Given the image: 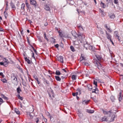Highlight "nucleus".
Masks as SVG:
<instances>
[{
    "mask_svg": "<svg viewBox=\"0 0 123 123\" xmlns=\"http://www.w3.org/2000/svg\"><path fill=\"white\" fill-rule=\"evenodd\" d=\"M95 56L97 58L96 61L94 59V61L93 62L95 66L97 67L98 68L100 69L101 68L102 66L99 61L101 60L102 59L101 56L100 55H95Z\"/></svg>",
    "mask_w": 123,
    "mask_h": 123,
    "instance_id": "obj_1",
    "label": "nucleus"
},
{
    "mask_svg": "<svg viewBox=\"0 0 123 123\" xmlns=\"http://www.w3.org/2000/svg\"><path fill=\"white\" fill-rule=\"evenodd\" d=\"M78 41L79 40L80 43H82V39L85 38V36L83 34L78 32Z\"/></svg>",
    "mask_w": 123,
    "mask_h": 123,
    "instance_id": "obj_2",
    "label": "nucleus"
},
{
    "mask_svg": "<svg viewBox=\"0 0 123 123\" xmlns=\"http://www.w3.org/2000/svg\"><path fill=\"white\" fill-rule=\"evenodd\" d=\"M17 77L18 76L15 75L14 74H13V76L11 77V78L12 83L15 84L16 83H17Z\"/></svg>",
    "mask_w": 123,
    "mask_h": 123,
    "instance_id": "obj_3",
    "label": "nucleus"
},
{
    "mask_svg": "<svg viewBox=\"0 0 123 123\" xmlns=\"http://www.w3.org/2000/svg\"><path fill=\"white\" fill-rule=\"evenodd\" d=\"M103 113L105 114H107V116L111 117L113 114L111 111H106L103 110Z\"/></svg>",
    "mask_w": 123,
    "mask_h": 123,
    "instance_id": "obj_4",
    "label": "nucleus"
},
{
    "mask_svg": "<svg viewBox=\"0 0 123 123\" xmlns=\"http://www.w3.org/2000/svg\"><path fill=\"white\" fill-rule=\"evenodd\" d=\"M63 58L62 56H60L57 58L58 60L62 63H64Z\"/></svg>",
    "mask_w": 123,
    "mask_h": 123,
    "instance_id": "obj_5",
    "label": "nucleus"
},
{
    "mask_svg": "<svg viewBox=\"0 0 123 123\" xmlns=\"http://www.w3.org/2000/svg\"><path fill=\"white\" fill-rule=\"evenodd\" d=\"M43 83L46 84L47 86H49V81L46 80L45 78H44L43 79Z\"/></svg>",
    "mask_w": 123,
    "mask_h": 123,
    "instance_id": "obj_6",
    "label": "nucleus"
},
{
    "mask_svg": "<svg viewBox=\"0 0 123 123\" xmlns=\"http://www.w3.org/2000/svg\"><path fill=\"white\" fill-rule=\"evenodd\" d=\"M31 4L36 6V2L35 0H30Z\"/></svg>",
    "mask_w": 123,
    "mask_h": 123,
    "instance_id": "obj_7",
    "label": "nucleus"
},
{
    "mask_svg": "<svg viewBox=\"0 0 123 123\" xmlns=\"http://www.w3.org/2000/svg\"><path fill=\"white\" fill-rule=\"evenodd\" d=\"M3 61V62L5 64V67H7V66L8 64V63L9 61L8 60L6 59V58H4Z\"/></svg>",
    "mask_w": 123,
    "mask_h": 123,
    "instance_id": "obj_8",
    "label": "nucleus"
},
{
    "mask_svg": "<svg viewBox=\"0 0 123 123\" xmlns=\"http://www.w3.org/2000/svg\"><path fill=\"white\" fill-rule=\"evenodd\" d=\"M95 87V89L92 90V92L95 93L96 94H97L98 92V89L96 87Z\"/></svg>",
    "mask_w": 123,
    "mask_h": 123,
    "instance_id": "obj_9",
    "label": "nucleus"
},
{
    "mask_svg": "<svg viewBox=\"0 0 123 123\" xmlns=\"http://www.w3.org/2000/svg\"><path fill=\"white\" fill-rule=\"evenodd\" d=\"M105 32L106 35V37L108 39H110L111 38V36L110 34L108 33L106 31H105Z\"/></svg>",
    "mask_w": 123,
    "mask_h": 123,
    "instance_id": "obj_10",
    "label": "nucleus"
},
{
    "mask_svg": "<svg viewBox=\"0 0 123 123\" xmlns=\"http://www.w3.org/2000/svg\"><path fill=\"white\" fill-rule=\"evenodd\" d=\"M86 111L88 113L92 114L94 112V110L86 109Z\"/></svg>",
    "mask_w": 123,
    "mask_h": 123,
    "instance_id": "obj_11",
    "label": "nucleus"
},
{
    "mask_svg": "<svg viewBox=\"0 0 123 123\" xmlns=\"http://www.w3.org/2000/svg\"><path fill=\"white\" fill-rule=\"evenodd\" d=\"M80 60L81 61H84V62L86 60V58L84 55L83 56L82 55H81V57H80Z\"/></svg>",
    "mask_w": 123,
    "mask_h": 123,
    "instance_id": "obj_12",
    "label": "nucleus"
},
{
    "mask_svg": "<svg viewBox=\"0 0 123 123\" xmlns=\"http://www.w3.org/2000/svg\"><path fill=\"white\" fill-rule=\"evenodd\" d=\"M72 35L75 38H77L78 37V34L75 31H73L72 32Z\"/></svg>",
    "mask_w": 123,
    "mask_h": 123,
    "instance_id": "obj_13",
    "label": "nucleus"
},
{
    "mask_svg": "<svg viewBox=\"0 0 123 123\" xmlns=\"http://www.w3.org/2000/svg\"><path fill=\"white\" fill-rule=\"evenodd\" d=\"M119 101H120L122 99V92L120 91L119 93Z\"/></svg>",
    "mask_w": 123,
    "mask_h": 123,
    "instance_id": "obj_14",
    "label": "nucleus"
},
{
    "mask_svg": "<svg viewBox=\"0 0 123 123\" xmlns=\"http://www.w3.org/2000/svg\"><path fill=\"white\" fill-rule=\"evenodd\" d=\"M115 118V115H113L111 116V118L110 119L109 121L110 122H112L113 121H114V118Z\"/></svg>",
    "mask_w": 123,
    "mask_h": 123,
    "instance_id": "obj_15",
    "label": "nucleus"
},
{
    "mask_svg": "<svg viewBox=\"0 0 123 123\" xmlns=\"http://www.w3.org/2000/svg\"><path fill=\"white\" fill-rule=\"evenodd\" d=\"M25 5L24 3H23L22 4L21 6V10H23V11H24L25 10Z\"/></svg>",
    "mask_w": 123,
    "mask_h": 123,
    "instance_id": "obj_16",
    "label": "nucleus"
},
{
    "mask_svg": "<svg viewBox=\"0 0 123 123\" xmlns=\"http://www.w3.org/2000/svg\"><path fill=\"white\" fill-rule=\"evenodd\" d=\"M105 28L107 30L108 32H111V28H110V27H109V28L108 27L107 24H105Z\"/></svg>",
    "mask_w": 123,
    "mask_h": 123,
    "instance_id": "obj_17",
    "label": "nucleus"
},
{
    "mask_svg": "<svg viewBox=\"0 0 123 123\" xmlns=\"http://www.w3.org/2000/svg\"><path fill=\"white\" fill-rule=\"evenodd\" d=\"M24 58L25 60V61L27 62V63L28 64H30L31 63V61L28 58H27V57H25Z\"/></svg>",
    "mask_w": 123,
    "mask_h": 123,
    "instance_id": "obj_18",
    "label": "nucleus"
},
{
    "mask_svg": "<svg viewBox=\"0 0 123 123\" xmlns=\"http://www.w3.org/2000/svg\"><path fill=\"white\" fill-rule=\"evenodd\" d=\"M26 114L28 117H29L30 118L32 119L33 117V116L31 114V113L29 112H27Z\"/></svg>",
    "mask_w": 123,
    "mask_h": 123,
    "instance_id": "obj_19",
    "label": "nucleus"
},
{
    "mask_svg": "<svg viewBox=\"0 0 123 123\" xmlns=\"http://www.w3.org/2000/svg\"><path fill=\"white\" fill-rule=\"evenodd\" d=\"M58 32L59 35L61 37H65L64 35L63 34L62 31H58Z\"/></svg>",
    "mask_w": 123,
    "mask_h": 123,
    "instance_id": "obj_20",
    "label": "nucleus"
},
{
    "mask_svg": "<svg viewBox=\"0 0 123 123\" xmlns=\"http://www.w3.org/2000/svg\"><path fill=\"white\" fill-rule=\"evenodd\" d=\"M89 100H85L83 101L82 102V103L84 104H87L89 102Z\"/></svg>",
    "mask_w": 123,
    "mask_h": 123,
    "instance_id": "obj_21",
    "label": "nucleus"
},
{
    "mask_svg": "<svg viewBox=\"0 0 123 123\" xmlns=\"http://www.w3.org/2000/svg\"><path fill=\"white\" fill-rule=\"evenodd\" d=\"M87 87L88 88L89 91H91L92 89V87L90 85H87Z\"/></svg>",
    "mask_w": 123,
    "mask_h": 123,
    "instance_id": "obj_22",
    "label": "nucleus"
},
{
    "mask_svg": "<svg viewBox=\"0 0 123 123\" xmlns=\"http://www.w3.org/2000/svg\"><path fill=\"white\" fill-rule=\"evenodd\" d=\"M100 5L103 8H105L106 6V5H105L104 3H103L102 2H101Z\"/></svg>",
    "mask_w": 123,
    "mask_h": 123,
    "instance_id": "obj_23",
    "label": "nucleus"
},
{
    "mask_svg": "<svg viewBox=\"0 0 123 123\" xmlns=\"http://www.w3.org/2000/svg\"><path fill=\"white\" fill-rule=\"evenodd\" d=\"M56 80L58 81H60L61 80V79L60 77L58 76H55Z\"/></svg>",
    "mask_w": 123,
    "mask_h": 123,
    "instance_id": "obj_24",
    "label": "nucleus"
},
{
    "mask_svg": "<svg viewBox=\"0 0 123 123\" xmlns=\"http://www.w3.org/2000/svg\"><path fill=\"white\" fill-rule=\"evenodd\" d=\"M17 93L19 94L20 93V91L21 92L22 91L21 89L20 88V86H18L17 89Z\"/></svg>",
    "mask_w": 123,
    "mask_h": 123,
    "instance_id": "obj_25",
    "label": "nucleus"
},
{
    "mask_svg": "<svg viewBox=\"0 0 123 123\" xmlns=\"http://www.w3.org/2000/svg\"><path fill=\"white\" fill-rule=\"evenodd\" d=\"M88 49H89L92 50H94V47L90 45L88 46Z\"/></svg>",
    "mask_w": 123,
    "mask_h": 123,
    "instance_id": "obj_26",
    "label": "nucleus"
},
{
    "mask_svg": "<svg viewBox=\"0 0 123 123\" xmlns=\"http://www.w3.org/2000/svg\"><path fill=\"white\" fill-rule=\"evenodd\" d=\"M44 8L47 11H49L50 10V8L49 6L47 5H46L45 6Z\"/></svg>",
    "mask_w": 123,
    "mask_h": 123,
    "instance_id": "obj_27",
    "label": "nucleus"
},
{
    "mask_svg": "<svg viewBox=\"0 0 123 123\" xmlns=\"http://www.w3.org/2000/svg\"><path fill=\"white\" fill-rule=\"evenodd\" d=\"M14 111L17 114L19 115L20 114V113L19 111L18 110V109L15 108L14 109Z\"/></svg>",
    "mask_w": 123,
    "mask_h": 123,
    "instance_id": "obj_28",
    "label": "nucleus"
},
{
    "mask_svg": "<svg viewBox=\"0 0 123 123\" xmlns=\"http://www.w3.org/2000/svg\"><path fill=\"white\" fill-rule=\"evenodd\" d=\"M1 97L6 100H7L8 98L6 96H5L3 94H1Z\"/></svg>",
    "mask_w": 123,
    "mask_h": 123,
    "instance_id": "obj_29",
    "label": "nucleus"
},
{
    "mask_svg": "<svg viewBox=\"0 0 123 123\" xmlns=\"http://www.w3.org/2000/svg\"><path fill=\"white\" fill-rule=\"evenodd\" d=\"M118 32L117 31H116L114 32V35L116 38H117V37L118 36Z\"/></svg>",
    "mask_w": 123,
    "mask_h": 123,
    "instance_id": "obj_30",
    "label": "nucleus"
},
{
    "mask_svg": "<svg viewBox=\"0 0 123 123\" xmlns=\"http://www.w3.org/2000/svg\"><path fill=\"white\" fill-rule=\"evenodd\" d=\"M55 74L57 75H59L61 74V73L59 70H56V71Z\"/></svg>",
    "mask_w": 123,
    "mask_h": 123,
    "instance_id": "obj_31",
    "label": "nucleus"
},
{
    "mask_svg": "<svg viewBox=\"0 0 123 123\" xmlns=\"http://www.w3.org/2000/svg\"><path fill=\"white\" fill-rule=\"evenodd\" d=\"M1 80L4 83H7V80L5 78L1 79Z\"/></svg>",
    "mask_w": 123,
    "mask_h": 123,
    "instance_id": "obj_32",
    "label": "nucleus"
},
{
    "mask_svg": "<svg viewBox=\"0 0 123 123\" xmlns=\"http://www.w3.org/2000/svg\"><path fill=\"white\" fill-rule=\"evenodd\" d=\"M110 98L112 102L114 101L115 100L114 97L113 96H111Z\"/></svg>",
    "mask_w": 123,
    "mask_h": 123,
    "instance_id": "obj_33",
    "label": "nucleus"
},
{
    "mask_svg": "<svg viewBox=\"0 0 123 123\" xmlns=\"http://www.w3.org/2000/svg\"><path fill=\"white\" fill-rule=\"evenodd\" d=\"M102 121H106L107 120L106 117L105 116L104 117L102 118Z\"/></svg>",
    "mask_w": 123,
    "mask_h": 123,
    "instance_id": "obj_34",
    "label": "nucleus"
},
{
    "mask_svg": "<svg viewBox=\"0 0 123 123\" xmlns=\"http://www.w3.org/2000/svg\"><path fill=\"white\" fill-rule=\"evenodd\" d=\"M17 97L19 99H20L21 100H23V98L22 97H21L19 94L18 95Z\"/></svg>",
    "mask_w": 123,
    "mask_h": 123,
    "instance_id": "obj_35",
    "label": "nucleus"
},
{
    "mask_svg": "<svg viewBox=\"0 0 123 123\" xmlns=\"http://www.w3.org/2000/svg\"><path fill=\"white\" fill-rule=\"evenodd\" d=\"M70 48L72 51L74 52L75 51V50L74 49V48L73 46H70Z\"/></svg>",
    "mask_w": 123,
    "mask_h": 123,
    "instance_id": "obj_36",
    "label": "nucleus"
},
{
    "mask_svg": "<svg viewBox=\"0 0 123 123\" xmlns=\"http://www.w3.org/2000/svg\"><path fill=\"white\" fill-rule=\"evenodd\" d=\"M82 63L83 64H84L86 66H88L89 65V64L87 62H85V61L83 62Z\"/></svg>",
    "mask_w": 123,
    "mask_h": 123,
    "instance_id": "obj_37",
    "label": "nucleus"
},
{
    "mask_svg": "<svg viewBox=\"0 0 123 123\" xmlns=\"http://www.w3.org/2000/svg\"><path fill=\"white\" fill-rule=\"evenodd\" d=\"M93 84L95 86V87H96L97 86V81H95V80H94L93 81Z\"/></svg>",
    "mask_w": 123,
    "mask_h": 123,
    "instance_id": "obj_38",
    "label": "nucleus"
},
{
    "mask_svg": "<svg viewBox=\"0 0 123 123\" xmlns=\"http://www.w3.org/2000/svg\"><path fill=\"white\" fill-rule=\"evenodd\" d=\"M72 79L73 80H74L76 79L75 75H73L72 76Z\"/></svg>",
    "mask_w": 123,
    "mask_h": 123,
    "instance_id": "obj_39",
    "label": "nucleus"
},
{
    "mask_svg": "<svg viewBox=\"0 0 123 123\" xmlns=\"http://www.w3.org/2000/svg\"><path fill=\"white\" fill-rule=\"evenodd\" d=\"M4 15L5 17V18H6L8 16V14L7 13H6V11H5L4 12Z\"/></svg>",
    "mask_w": 123,
    "mask_h": 123,
    "instance_id": "obj_40",
    "label": "nucleus"
},
{
    "mask_svg": "<svg viewBox=\"0 0 123 123\" xmlns=\"http://www.w3.org/2000/svg\"><path fill=\"white\" fill-rule=\"evenodd\" d=\"M12 8L13 9H16V7L14 4H12L11 5Z\"/></svg>",
    "mask_w": 123,
    "mask_h": 123,
    "instance_id": "obj_41",
    "label": "nucleus"
},
{
    "mask_svg": "<svg viewBox=\"0 0 123 123\" xmlns=\"http://www.w3.org/2000/svg\"><path fill=\"white\" fill-rule=\"evenodd\" d=\"M0 76H1L3 78L5 77V75L3 74V73L2 72L0 73Z\"/></svg>",
    "mask_w": 123,
    "mask_h": 123,
    "instance_id": "obj_42",
    "label": "nucleus"
},
{
    "mask_svg": "<svg viewBox=\"0 0 123 123\" xmlns=\"http://www.w3.org/2000/svg\"><path fill=\"white\" fill-rule=\"evenodd\" d=\"M99 11L101 13H104L103 10H102L101 9H99Z\"/></svg>",
    "mask_w": 123,
    "mask_h": 123,
    "instance_id": "obj_43",
    "label": "nucleus"
},
{
    "mask_svg": "<svg viewBox=\"0 0 123 123\" xmlns=\"http://www.w3.org/2000/svg\"><path fill=\"white\" fill-rule=\"evenodd\" d=\"M5 63H4L3 62H0V64L1 65H3V66H5V65H5Z\"/></svg>",
    "mask_w": 123,
    "mask_h": 123,
    "instance_id": "obj_44",
    "label": "nucleus"
},
{
    "mask_svg": "<svg viewBox=\"0 0 123 123\" xmlns=\"http://www.w3.org/2000/svg\"><path fill=\"white\" fill-rule=\"evenodd\" d=\"M5 63H4L3 62H0V64L1 65H3V66H5V65H5Z\"/></svg>",
    "mask_w": 123,
    "mask_h": 123,
    "instance_id": "obj_45",
    "label": "nucleus"
},
{
    "mask_svg": "<svg viewBox=\"0 0 123 123\" xmlns=\"http://www.w3.org/2000/svg\"><path fill=\"white\" fill-rule=\"evenodd\" d=\"M92 99L94 100V101L95 102H97V100L96 99V98L95 97H92Z\"/></svg>",
    "mask_w": 123,
    "mask_h": 123,
    "instance_id": "obj_46",
    "label": "nucleus"
},
{
    "mask_svg": "<svg viewBox=\"0 0 123 123\" xmlns=\"http://www.w3.org/2000/svg\"><path fill=\"white\" fill-rule=\"evenodd\" d=\"M0 102L1 103H0V105L2 103H3L4 102L3 100L0 98Z\"/></svg>",
    "mask_w": 123,
    "mask_h": 123,
    "instance_id": "obj_47",
    "label": "nucleus"
},
{
    "mask_svg": "<svg viewBox=\"0 0 123 123\" xmlns=\"http://www.w3.org/2000/svg\"><path fill=\"white\" fill-rule=\"evenodd\" d=\"M48 115L49 116V118H50V119H51L52 118H53L50 115V113L49 112H48Z\"/></svg>",
    "mask_w": 123,
    "mask_h": 123,
    "instance_id": "obj_48",
    "label": "nucleus"
},
{
    "mask_svg": "<svg viewBox=\"0 0 123 123\" xmlns=\"http://www.w3.org/2000/svg\"><path fill=\"white\" fill-rule=\"evenodd\" d=\"M118 2V0H114V3L115 4H117Z\"/></svg>",
    "mask_w": 123,
    "mask_h": 123,
    "instance_id": "obj_49",
    "label": "nucleus"
},
{
    "mask_svg": "<svg viewBox=\"0 0 123 123\" xmlns=\"http://www.w3.org/2000/svg\"><path fill=\"white\" fill-rule=\"evenodd\" d=\"M33 77L36 80L38 79V77L36 75L34 76Z\"/></svg>",
    "mask_w": 123,
    "mask_h": 123,
    "instance_id": "obj_50",
    "label": "nucleus"
},
{
    "mask_svg": "<svg viewBox=\"0 0 123 123\" xmlns=\"http://www.w3.org/2000/svg\"><path fill=\"white\" fill-rule=\"evenodd\" d=\"M83 114L80 113H79V116L80 117H81L82 116H83Z\"/></svg>",
    "mask_w": 123,
    "mask_h": 123,
    "instance_id": "obj_51",
    "label": "nucleus"
},
{
    "mask_svg": "<svg viewBox=\"0 0 123 123\" xmlns=\"http://www.w3.org/2000/svg\"><path fill=\"white\" fill-rule=\"evenodd\" d=\"M23 84L25 86H26V84L25 82H23Z\"/></svg>",
    "mask_w": 123,
    "mask_h": 123,
    "instance_id": "obj_52",
    "label": "nucleus"
},
{
    "mask_svg": "<svg viewBox=\"0 0 123 123\" xmlns=\"http://www.w3.org/2000/svg\"><path fill=\"white\" fill-rule=\"evenodd\" d=\"M66 69H67V68H66L65 69H62V70L64 71V72L65 73H66L67 71L66 70Z\"/></svg>",
    "mask_w": 123,
    "mask_h": 123,
    "instance_id": "obj_53",
    "label": "nucleus"
},
{
    "mask_svg": "<svg viewBox=\"0 0 123 123\" xmlns=\"http://www.w3.org/2000/svg\"><path fill=\"white\" fill-rule=\"evenodd\" d=\"M115 17V16L114 15H112L110 16V18H113Z\"/></svg>",
    "mask_w": 123,
    "mask_h": 123,
    "instance_id": "obj_54",
    "label": "nucleus"
},
{
    "mask_svg": "<svg viewBox=\"0 0 123 123\" xmlns=\"http://www.w3.org/2000/svg\"><path fill=\"white\" fill-rule=\"evenodd\" d=\"M59 46V45L58 44H57L55 45V48H57Z\"/></svg>",
    "mask_w": 123,
    "mask_h": 123,
    "instance_id": "obj_55",
    "label": "nucleus"
},
{
    "mask_svg": "<svg viewBox=\"0 0 123 123\" xmlns=\"http://www.w3.org/2000/svg\"><path fill=\"white\" fill-rule=\"evenodd\" d=\"M27 7H29L30 5L28 3H25Z\"/></svg>",
    "mask_w": 123,
    "mask_h": 123,
    "instance_id": "obj_56",
    "label": "nucleus"
},
{
    "mask_svg": "<svg viewBox=\"0 0 123 123\" xmlns=\"http://www.w3.org/2000/svg\"><path fill=\"white\" fill-rule=\"evenodd\" d=\"M78 42L77 41H75L74 42V44H75L76 45H78Z\"/></svg>",
    "mask_w": 123,
    "mask_h": 123,
    "instance_id": "obj_57",
    "label": "nucleus"
},
{
    "mask_svg": "<svg viewBox=\"0 0 123 123\" xmlns=\"http://www.w3.org/2000/svg\"><path fill=\"white\" fill-rule=\"evenodd\" d=\"M32 57H33V58H34V59H35V57L34 56V54L33 53H32Z\"/></svg>",
    "mask_w": 123,
    "mask_h": 123,
    "instance_id": "obj_58",
    "label": "nucleus"
},
{
    "mask_svg": "<svg viewBox=\"0 0 123 123\" xmlns=\"http://www.w3.org/2000/svg\"><path fill=\"white\" fill-rule=\"evenodd\" d=\"M48 25V23L47 22H46L44 24V25L45 26H47Z\"/></svg>",
    "mask_w": 123,
    "mask_h": 123,
    "instance_id": "obj_59",
    "label": "nucleus"
},
{
    "mask_svg": "<svg viewBox=\"0 0 123 123\" xmlns=\"http://www.w3.org/2000/svg\"><path fill=\"white\" fill-rule=\"evenodd\" d=\"M37 120L36 121V123H38V122H39V119L38 118H37Z\"/></svg>",
    "mask_w": 123,
    "mask_h": 123,
    "instance_id": "obj_60",
    "label": "nucleus"
},
{
    "mask_svg": "<svg viewBox=\"0 0 123 123\" xmlns=\"http://www.w3.org/2000/svg\"><path fill=\"white\" fill-rule=\"evenodd\" d=\"M77 91L80 92L81 91L80 89L79 88H78L77 89Z\"/></svg>",
    "mask_w": 123,
    "mask_h": 123,
    "instance_id": "obj_61",
    "label": "nucleus"
},
{
    "mask_svg": "<svg viewBox=\"0 0 123 123\" xmlns=\"http://www.w3.org/2000/svg\"><path fill=\"white\" fill-rule=\"evenodd\" d=\"M117 38L119 41H120V37H119V36H118L117 37Z\"/></svg>",
    "mask_w": 123,
    "mask_h": 123,
    "instance_id": "obj_62",
    "label": "nucleus"
},
{
    "mask_svg": "<svg viewBox=\"0 0 123 123\" xmlns=\"http://www.w3.org/2000/svg\"><path fill=\"white\" fill-rule=\"evenodd\" d=\"M43 118L44 120V121L46 122L47 121V120L45 118L43 117Z\"/></svg>",
    "mask_w": 123,
    "mask_h": 123,
    "instance_id": "obj_63",
    "label": "nucleus"
},
{
    "mask_svg": "<svg viewBox=\"0 0 123 123\" xmlns=\"http://www.w3.org/2000/svg\"><path fill=\"white\" fill-rule=\"evenodd\" d=\"M76 94V93H72V95L74 96H75Z\"/></svg>",
    "mask_w": 123,
    "mask_h": 123,
    "instance_id": "obj_64",
    "label": "nucleus"
}]
</instances>
